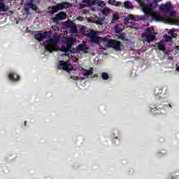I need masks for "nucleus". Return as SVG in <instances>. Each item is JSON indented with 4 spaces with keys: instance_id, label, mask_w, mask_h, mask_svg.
Segmentation results:
<instances>
[{
    "instance_id": "obj_13",
    "label": "nucleus",
    "mask_w": 179,
    "mask_h": 179,
    "mask_svg": "<svg viewBox=\"0 0 179 179\" xmlns=\"http://www.w3.org/2000/svg\"><path fill=\"white\" fill-rule=\"evenodd\" d=\"M157 48L160 51H162V52H164L166 51V41L161 40L157 44Z\"/></svg>"
},
{
    "instance_id": "obj_19",
    "label": "nucleus",
    "mask_w": 179,
    "mask_h": 179,
    "mask_svg": "<svg viewBox=\"0 0 179 179\" xmlns=\"http://www.w3.org/2000/svg\"><path fill=\"white\" fill-rule=\"evenodd\" d=\"M124 23H128L129 20H135V16L132 14H129L124 18Z\"/></svg>"
},
{
    "instance_id": "obj_34",
    "label": "nucleus",
    "mask_w": 179,
    "mask_h": 179,
    "mask_svg": "<svg viewBox=\"0 0 179 179\" xmlns=\"http://www.w3.org/2000/svg\"><path fill=\"white\" fill-rule=\"evenodd\" d=\"M170 12V16H174L176 15V11L174 10H171Z\"/></svg>"
},
{
    "instance_id": "obj_2",
    "label": "nucleus",
    "mask_w": 179,
    "mask_h": 179,
    "mask_svg": "<svg viewBox=\"0 0 179 179\" xmlns=\"http://www.w3.org/2000/svg\"><path fill=\"white\" fill-rule=\"evenodd\" d=\"M71 5L69 2L63 1L60 3H57L55 6H50L48 8V13L50 15H54L59 12V10H64V9H66V8H69Z\"/></svg>"
},
{
    "instance_id": "obj_3",
    "label": "nucleus",
    "mask_w": 179,
    "mask_h": 179,
    "mask_svg": "<svg viewBox=\"0 0 179 179\" xmlns=\"http://www.w3.org/2000/svg\"><path fill=\"white\" fill-rule=\"evenodd\" d=\"M59 43V39L57 36L49 38L47 42L46 45L45 46V51H48V52H54V51H57V45Z\"/></svg>"
},
{
    "instance_id": "obj_9",
    "label": "nucleus",
    "mask_w": 179,
    "mask_h": 179,
    "mask_svg": "<svg viewBox=\"0 0 179 179\" xmlns=\"http://www.w3.org/2000/svg\"><path fill=\"white\" fill-rule=\"evenodd\" d=\"M58 69H63V71H66L69 72V71H72V68L69 67V64L64 60H61L59 62Z\"/></svg>"
},
{
    "instance_id": "obj_38",
    "label": "nucleus",
    "mask_w": 179,
    "mask_h": 179,
    "mask_svg": "<svg viewBox=\"0 0 179 179\" xmlns=\"http://www.w3.org/2000/svg\"><path fill=\"white\" fill-rule=\"evenodd\" d=\"M24 127H26L27 125V121H24Z\"/></svg>"
},
{
    "instance_id": "obj_8",
    "label": "nucleus",
    "mask_w": 179,
    "mask_h": 179,
    "mask_svg": "<svg viewBox=\"0 0 179 179\" xmlns=\"http://www.w3.org/2000/svg\"><path fill=\"white\" fill-rule=\"evenodd\" d=\"M146 33L148 34L145 35V41H147V43L155 41L156 36L152 33V29L150 27L146 29Z\"/></svg>"
},
{
    "instance_id": "obj_29",
    "label": "nucleus",
    "mask_w": 179,
    "mask_h": 179,
    "mask_svg": "<svg viewBox=\"0 0 179 179\" xmlns=\"http://www.w3.org/2000/svg\"><path fill=\"white\" fill-rule=\"evenodd\" d=\"M24 10L27 15L29 13L30 8L29 7H24Z\"/></svg>"
},
{
    "instance_id": "obj_18",
    "label": "nucleus",
    "mask_w": 179,
    "mask_h": 179,
    "mask_svg": "<svg viewBox=\"0 0 179 179\" xmlns=\"http://www.w3.org/2000/svg\"><path fill=\"white\" fill-rule=\"evenodd\" d=\"M87 50V48L86 47V45L85 44H79L77 46V51H82L85 52Z\"/></svg>"
},
{
    "instance_id": "obj_35",
    "label": "nucleus",
    "mask_w": 179,
    "mask_h": 179,
    "mask_svg": "<svg viewBox=\"0 0 179 179\" xmlns=\"http://www.w3.org/2000/svg\"><path fill=\"white\" fill-rule=\"evenodd\" d=\"M71 79H73V80H78V76H71Z\"/></svg>"
},
{
    "instance_id": "obj_24",
    "label": "nucleus",
    "mask_w": 179,
    "mask_h": 179,
    "mask_svg": "<svg viewBox=\"0 0 179 179\" xmlns=\"http://www.w3.org/2000/svg\"><path fill=\"white\" fill-rule=\"evenodd\" d=\"M101 77L103 80H108V79L109 78L108 73L103 72L101 73Z\"/></svg>"
},
{
    "instance_id": "obj_28",
    "label": "nucleus",
    "mask_w": 179,
    "mask_h": 179,
    "mask_svg": "<svg viewBox=\"0 0 179 179\" xmlns=\"http://www.w3.org/2000/svg\"><path fill=\"white\" fill-rule=\"evenodd\" d=\"M85 8H87L85 4L80 3L79 5L78 9L80 10L82 9H85Z\"/></svg>"
},
{
    "instance_id": "obj_20",
    "label": "nucleus",
    "mask_w": 179,
    "mask_h": 179,
    "mask_svg": "<svg viewBox=\"0 0 179 179\" xmlns=\"http://www.w3.org/2000/svg\"><path fill=\"white\" fill-rule=\"evenodd\" d=\"M102 13L103 16H107L108 15H110V8L108 7H104Z\"/></svg>"
},
{
    "instance_id": "obj_23",
    "label": "nucleus",
    "mask_w": 179,
    "mask_h": 179,
    "mask_svg": "<svg viewBox=\"0 0 179 179\" xmlns=\"http://www.w3.org/2000/svg\"><path fill=\"white\" fill-rule=\"evenodd\" d=\"M114 30H115V33L120 34V33H121V31H122V28L120 27V25L116 24V25L114 27Z\"/></svg>"
},
{
    "instance_id": "obj_21",
    "label": "nucleus",
    "mask_w": 179,
    "mask_h": 179,
    "mask_svg": "<svg viewBox=\"0 0 179 179\" xmlns=\"http://www.w3.org/2000/svg\"><path fill=\"white\" fill-rule=\"evenodd\" d=\"M96 1L95 3V5H98V6H100L101 8H103V6H106V3L103 1H99V0H95Z\"/></svg>"
},
{
    "instance_id": "obj_10",
    "label": "nucleus",
    "mask_w": 179,
    "mask_h": 179,
    "mask_svg": "<svg viewBox=\"0 0 179 179\" xmlns=\"http://www.w3.org/2000/svg\"><path fill=\"white\" fill-rule=\"evenodd\" d=\"M66 19V13L61 11L56 15V17L52 18L54 23H58L59 20H64Z\"/></svg>"
},
{
    "instance_id": "obj_11",
    "label": "nucleus",
    "mask_w": 179,
    "mask_h": 179,
    "mask_svg": "<svg viewBox=\"0 0 179 179\" xmlns=\"http://www.w3.org/2000/svg\"><path fill=\"white\" fill-rule=\"evenodd\" d=\"M171 8H173V4L171 3V1H167L165 4H162L159 6V10H162V12H166L169 13Z\"/></svg>"
},
{
    "instance_id": "obj_27",
    "label": "nucleus",
    "mask_w": 179,
    "mask_h": 179,
    "mask_svg": "<svg viewBox=\"0 0 179 179\" xmlns=\"http://www.w3.org/2000/svg\"><path fill=\"white\" fill-rule=\"evenodd\" d=\"M34 0H29V2L27 3V6L29 7L31 9L33 7Z\"/></svg>"
},
{
    "instance_id": "obj_40",
    "label": "nucleus",
    "mask_w": 179,
    "mask_h": 179,
    "mask_svg": "<svg viewBox=\"0 0 179 179\" xmlns=\"http://www.w3.org/2000/svg\"><path fill=\"white\" fill-rule=\"evenodd\" d=\"M167 107V105H163L162 108H166Z\"/></svg>"
},
{
    "instance_id": "obj_32",
    "label": "nucleus",
    "mask_w": 179,
    "mask_h": 179,
    "mask_svg": "<svg viewBox=\"0 0 179 179\" xmlns=\"http://www.w3.org/2000/svg\"><path fill=\"white\" fill-rule=\"evenodd\" d=\"M121 5H122V2H121V1H117V2H116V3L115 4V6H121Z\"/></svg>"
},
{
    "instance_id": "obj_33",
    "label": "nucleus",
    "mask_w": 179,
    "mask_h": 179,
    "mask_svg": "<svg viewBox=\"0 0 179 179\" xmlns=\"http://www.w3.org/2000/svg\"><path fill=\"white\" fill-rule=\"evenodd\" d=\"M168 33H169V34H170V36H173L174 29H171Z\"/></svg>"
},
{
    "instance_id": "obj_12",
    "label": "nucleus",
    "mask_w": 179,
    "mask_h": 179,
    "mask_svg": "<svg viewBox=\"0 0 179 179\" xmlns=\"http://www.w3.org/2000/svg\"><path fill=\"white\" fill-rule=\"evenodd\" d=\"M8 78L10 80L13 82H17V80H20V76L17 75L15 72L10 73L8 75Z\"/></svg>"
},
{
    "instance_id": "obj_1",
    "label": "nucleus",
    "mask_w": 179,
    "mask_h": 179,
    "mask_svg": "<svg viewBox=\"0 0 179 179\" xmlns=\"http://www.w3.org/2000/svg\"><path fill=\"white\" fill-rule=\"evenodd\" d=\"M138 3L143 9V12H144L145 16H151L153 20L156 22H163V17L160 15L156 13V12L153 11L155 8H157L159 6L158 4L150 3L148 6L145 3L143 0H136Z\"/></svg>"
},
{
    "instance_id": "obj_26",
    "label": "nucleus",
    "mask_w": 179,
    "mask_h": 179,
    "mask_svg": "<svg viewBox=\"0 0 179 179\" xmlns=\"http://www.w3.org/2000/svg\"><path fill=\"white\" fill-rule=\"evenodd\" d=\"M71 30L72 33H73L74 34H77V33H78V27L76 26H72L71 27Z\"/></svg>"
},
{
    "instance_id": "obj_16",
    "label": "nucleus",
    "mask_w": 179,
    "mask_h": 179,
    "mask_svg": "<svg viewBox=\"0 0 179 179\" xmlns=\"http://www.w3.org/2000/svg\"><path fill=\"white\" fill-rule=\"evenodd\" d=\"M118 20H120V15L116 13L113 15V17H112V20L110 21V23L112 24H114V23H115L116 22H118Z\"/></svg>"
},
{
    "instance_id": "obj_14",
    "label": "nucleus",
    "mask_w": 179,
    "mask_h": 179,
    "mask_svg": "<svg viewBox=\"0 0 179 179\" xmlns=\"http://www.w3.org/2000/svg\"><path fill=\"white\" fill-rule=\"evenodd\" d=\"M96 2L95 0H83V3H85L87 8H90L92 5H96Z\"/></svg>"
},
{
    "instance_id": "obj_44",
    "label": "nucleus",
    "mask_w": 179,
    "mask_h": 179,
    "mask_svg": "<svg viewBox=\"0 0 179 179\" xmlns=\"http://www.w3.org/2000/svg\"><path fill=\"white\" fill-rule=\"evenodd\" d=\"M95 76H97V75H96Z\"/></svg>"
},
{
    "instance_id": "obj_25",
    "label": "nucleus",
    "mask_w": 179,
    "mask_h": 179,
    "mask_svg": "<svg viewBox=\"0 0 179 179\" xmlns=\"http://www.w3.org/2000/svg\"><path fill=\"white\" fill-rule=\"evenodd\" d=\"M117 38H119L120 40H123V41H127L124 33H122L120 35H119L117 36Z\"/></svg>"
},
{
    "instance_id": "obj_7",
    "label": "nucleus",
    "mask_w": 179,
    "mask_h": 179,
    "mask_svg": "<svg viewBox=\"0 0 179 179\" xmlns=\"http://www.w3.org/2000/svg\"><path fill=\"white\" fill-rule=\"evenodd\" d=\"M73 43H75V39L73 38H69L67 40L66 46L63 47L64 52L68 54V52H73V51H75V49L72 48V45H71Z\"/></svg>"
},
{
    "instance_id": "obj_4",
    "label": "nucleus",
    "mask_w": 179,
    "mask_h": 179,
    "mask_svg": "<svg viewBox=\"0 0 179 179\" xmlns=\"http://www.w3.org/2000/svg\"><path fill=\"white\" fill-rule=\"evenodd\" d=\"M87 36L91 38V43H94L95 44H99V43H106L108 40L107 38H101L97 36V32L95 31H90Z\"/></svg>"
},
{
    "instance_id": "obj_31",
    "label": "nucleus",
    "mask_w": 179,
    "mask_h": 179,
    "mask_svg": "<svg viewBox=\"0 0 179 179\" xmlns=\"http://www.w3.org/2000/svg\"><path fill=\"white\" fill-rule=\"evenodd\" d=\"M32 10H37V6L36 4H33L32 7H31Z\"/></svg>"
},
{
    "instance_id": "obj_43",
    "label": "nucleus",
    "mask_w": 179,
    "mask_h": 179,
    "mask_svg": "<svg viewBox=\"0 0 179 179\" xmlns=\"http://www.w3.org/2000/svg\"><path fill=\"white\" fill-rule=\"evenodd\" d=\"M169 106L171 108V104H169Z\"/></svg>"
},
{
    "instance_id": "obj_37",
    "label": "nucleus",
    "mask_w": 179,
    "mask_h": 179,
    "mask_svg": "<svg viewBox=\"0 0 179 179\" xmlns=\"http://www.w3.org/2000/svg\"><path fill=\"white\" fill-rule=\"evenodd\" d=\"M172 38L170 36H166V41H171Z\"/></svg>"
},
{
    "instance_id": "obj_39",
    "label": "nucleus",
    "mask_w": 179,
    "mask_h": 179,
    "mask_svg": "<svg viewBox=\"0 0 179 179\" xmlns=\"http://www.w3.org/2000/svg\"><path fill=\"white\" fill-rule=\"evenodd\" d=\"M164 54H165V55H169V52H166L165 50H164Z\"/></svg>"
},
{
    "instance_id": "obj_30",
    "label": "nucleus",
    "mask_w": 179,
    "mask_h": 179,
    "mask_svg": "<svg viewBox=\"0 0 179 179\" xmlns=\"http://www.w3.org/2000/svg\"><path fill=\"white\" fill-rule=\"evenodd\" d=\"M108 3H109V5H114V3H115V0H108Z\"/></svg>"
},
{
    "instance_id": "obj_36",
    "label": "nucleus",
    "mask_w": 179,
    "mask_h": 179,
    "mask_svg": "<svg viewBox=\"0 0 179 179\" xmlns=\"http://www.w3.org/2000/svg\"><path fill=\"white\" fill-rule=\"evenodd\" d=\"M162 1H163V0H153V2H155V5H157V3H159V2H162Z\"/></svg>"
},
{
    "instance_id": "obj_5",
    "label": "nucleus",
    "mask_w": 179,
    "mask_h": 179,
    "mask_svg": "<svg viewBox=\"0 0 179 179\" xmlns=\"http://www.w3.org/2000/svg\"><path fill=\"white\" fill-rule=\"evenodd\" d=\"M108 47L110 48H114L116 51H120L121 47H122V43L120 41L114 40V39H108Z\"/></svg>"
},
{
    "instance_id": "obj_22",
    "label": "nucleus",
    "mask_w": 179,
    "mask_h": 179,
    "mask_svg": "<svg viewBox=\"0 0 179 179\" xmlns=\"http://www.w3.org/2000/svg\"><path fill=\"white\" fill-rule=\"evenodd\" d=\"M123 6L126 8V9H131V8H132V3L130 1H125Z\"/></svg>"
},
{
    "instance_id": "obj_17",
    "label": "nucleus",
    "mask_w": 179,
    "mask_h": 179,
    "mask_svg": "<svg viewBox=\"0 0 179 179\" xmlns=\"http://www.w3.org/2000/svg\"><path fill=\"white\" fill-rule=\"evenodd\" d=\"M9 8L7 6H5V3L3 1H0V10L1 12H6Z\"/></svg>"
},
{
    "instance_id": "obj_41",
    "label": "nucleus",
    "mask_w": 179,
    "mask_h": 179,
    "mask_svg": "<svg viewBox=\"0 0 179 179\" xmlns=\"http://www.w3.org/2000/svg\"><path fill=\"white\" fill-rule=\"evenodd\" d=\"M176 71L179 72V66L176 67Z\"/></svg>"
},
{
    "instance_id": "obj_42",
    "label": "nucleus",
    "mask_w": 179,
    "mask_h": 179,
    "mask_svg": "<svg viewBox=\"0 0 179 179\" xmlns=\"http://www.w3.org/2000/svg\"><path fill=\"white\" fill-rule=\"evenodd\" d=\"M143 1H144V3H145V0H143ZM146 1H147V2H149V0H146Z\"/></svg>"
},
{
    "instance_id": "obj_6",
    "label": "nucleus",
    "mask_w": 179,
    "mask_h": 179,
    "mask_svg": "<svg viewBox=\"0 0 179 179\" xmlns=\"http://www.w3.org/2000/svg\"><path fill=\"white\" fill-rule=\"evenodd\" d=\"M51 37V33L49 31H43V33H38L34 35L35 40H37L39 42L43 41V40H45L47 38H50Z\"/></svg>"
},
{
    "instance_id": "obj_15",
    "label": "nucleus",
    "mask_w": 179,
    "mask_h": 179,
    "mask_svg": "<svg viewBox=\"0 0 179 179\" xmlns=\"http://www.w3.org/2000/svg\"><path fill=\"white\" fill-rule=\"evenodd\" d=\"M82 74L84 76H90V75H93V68L91 67L90 70L83 69Z\"/></svg>"
}]
</instances>
